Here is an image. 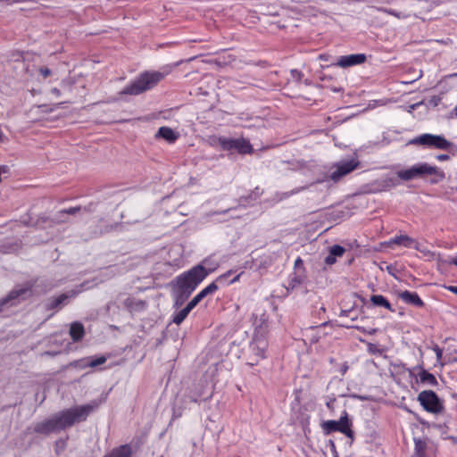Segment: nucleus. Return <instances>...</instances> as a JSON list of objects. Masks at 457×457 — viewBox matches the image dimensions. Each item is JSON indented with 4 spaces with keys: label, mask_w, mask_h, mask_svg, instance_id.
Masks as SVG:
<instances>
[{
    "label": "nucleus",
    "mask_w": 457,
    "mask_h": 457,
    "mask_svg": "<svg viewBox=\"0 0 457 457\" xmlns=\"http://www.w3.org/2000/svg\"><path fill=\"white\" fill-rule=\"evenodd\" d=\"M415 239L405 234L395 235L387 241L382 242L381 245L394 248V245L403 246L404 248H412Z\"/></svg>",
    "instance_id": "nucleus-15"
},
{
    "label": "nucleus",
    "mask_w": 457,
    "mask_h": 457,
    "mask_svg": "<svg viewBox=\"0 0 457 457\" xmlns=\"http://www.w3.org/2000/svg\"><path fill=\"white\" fill-rule=\"evenodd\" d=\"M214 141L223 151H236L241 154H251L253 152V145L250 141L244 137L231 138L220 136L216 137Z\"/></svg>",
    "instance_id": "nucleus-8"
},
{
    "label": "nucleus",
    "mask_w": 457,
    "mask_h": 457,
    "mask_svg": "<svg viewBox=\"0 0 457 457\" xmlns=\"http://www.w3.org/2000/svg\"><path fill=\"white\" fill-rule=\"evenodd\" d=\"M118 99H119V98H112V99L109 100V101H108V103L115 102V101H117Z\"/></svg>",
    "instance_id": "nucleus-61"
},
{
    "label": "nucleus",
    "mask_w": 457,
    "mask_h": 457,
    "mask_svg": "<svg viewBox=\"0 0 457 457\" xmlns=\"http://www.w3.org/2000/svg\"><path fill=\"white\" fill-rule=\"evenodd\" d=\"M449 118L451 119H453V118H457V104L455 105V107L449 113Z\"/></svg>",
    "instance_id": "nucleus-51"
},
{
    "label": "nucleus",
    "mask_w": 457,
    "mask_h": 457,
    "mask_svg": "<svg viewBox=\"0 0 457 457\" xmlns=\"http://www.w3.org/2000/svg\"><path fill=\"white\" fill-rule=\"evenodd\" d=\"M436 159L440 162H444V161L449 160L450 156L445 154H441L436 155Z\"/></svg>",
    "instance_id": "nucleus-49"
},
{
    "label": "nucleus",
    "mask_w": 457,
    "mask_h": 457,
    "mask_svg": "<svg viewBox=\"0 0 457 457\" xmlns=\"http://www.w3.org/2000/svg\"><path fill=\"white\" fill-rule=\"evenodd\" d=\"M70 335L74 342L80 341L84 335V326L81 322L75 321L71 324Z\"/></svg>",
    "instance_id": "nucleus-23"
},
{
    "label": "nucleus",
    "mask_w": 457,
    "mask_h": 457,
    "mask_svg": "<svg viewBox=\"0 0 457 457\" xmlns=\"http://www.w3.org/2000/svg\"><path fill=\"white\" fill-rule=\"evenodd\" d=\"M305 188H307V187H295L293 190L288 191V192H277L274 195V200L276 202H280V201L285 200L294 195L300 193L301 191L304 190Z\"/></svg>",
    "instance_id": "nucleus-31"
},
{
    "label": "nucleus",
    "mask_w": 457,
    "mask_h": 457,
    "mask_svg": "<svg viewBox=\"0 0 457 457\" xmlns=\"http://www.w3.org/2000/svg\"><path fill=\"white\" fill-rule=\"evenodd\" d=\"M156 138H163L169 144H174L179 137V134L170 127H161L155 134Z\"/></svg>",
    "instance_id": "nucleus-20"
},
{
    "label": "nucleus",
    "mask_w": 457,
    "mask_h": 457,
    "mask_svg": "<svg viewBox=\"0 0 457 457\" xmlns=\"http://www.w3.org/2000/svg\"><path fill=\"white\" fill-rule=\"evenodd\" d=\"M421 104H422V102H419V103H416V104H410L409 106L406 107V111L409 113H411L414 110H416Z\"/></svg>",
    "instance_id": "nucleus-45"
},
{
    "label": "nucleus",
    "mask_w": 457,
    "mask_h": 457,
    "mask_svg": "<svg viewBox=\"0 0 457 457\" xmlns=\"http://www.w3.org/2000/svg\"><path fill=\"white\" fill-rule=\"evenodd\" d=\"M319 59L323 60V61H327L328 60V58H327V56L325 54H320L319 55Z\"/></svg>",
    "instance_id": "nucleus-55"
},
{
    "label": "nucleus",
    "mask_w": 457,
    "mask_h": 457,
    "mask_svg": "<svg viewBox=\"0 0 457 457\" xmlns=\"http://www.w3.org/2000/svg\"><path fill=\"white\" fill-rule=\"evenodd\" d=\"M51 93H52L53 95H54L55 96H57V97L61 96V91H60V89H58L57 87H53V88L51 89Z\"/></svg>",
    "instance_id": "nucleus-52"
},
{
    "label": "nucleus",
    "mask_w": 457,
    "mask_h": 457,
    "mask_svg": "<svg viewBox=\"0 0 457 457\" xmlns=\"http://www.w3.org/2000/svg\"><path fill=\"white\" fill-rule=\"evenodd\" d=\"M253 337H266L269 331V320L265 312L253 314Z\"/></svg>",
    "instance_id": "nucleus-12"
},
{
    "label": "nucleus",
    "mask_w": 457,
    "mask_h": 457,
    "mask_svg": "<svg viewBox=\"0 0 457 457\" xmlns=\"http://www.w3.org/2000/svg\"><path fill=\"white\" fill-rule=\"evenodd\" d=\"M397 172L401 181H410L431 175H436L440 179L445 177V173L442 170H439L436 166L430 165L428 162H418L407 169L400 170Z\"/></svg>",
    "instance_id": "nucleus-4"
},
{
    "label": "nucleus",
    "mask_w": 457,
    "mask_h": 457,
    "mask_svg": "<svg viewBox=\"0 0 457 457\" xmlns=\"http://www.w3.org/2000/svg\"><path fill=\"white\" fill-rule=\"evenodd\" d=\"M290 76H291L292 80L299 83L302 81L303 73L297 69H292V70H290Z\"/></svg>",
    "instance_id": "nucleus-35"
},
{
    "label": "nucleus",
    "mask_w": 457,
    "mask_h": 457,
    "mask_svg": "<svg viewBox=\"0 0 457 457\" xmlns=\"http://www.w3.org/2000/svg\"><path fill=\"white\" fill-rule=\"evenodd\" d=\"M445 262L448 265H454L457 266V254L453 256H449Z\"/></svg>",
    "instance_id": "nucleus-42"
},
{
    "label": "nucleus",
    "mask_w": 457,
    "mask_h": 457,
    "mask_svg": "<svg viewBox=\"0 0 457 457\" xmlns=\"http://www.w3.org/2000/svg\"><path fill=\"white\" fill-rule=\"evenodd\" d=\"M255 190H256V197H258L262 193L259 192V187H256Z\"/></svg>",
    "instance_id": "nucleus-60"
},
{
    "label": "nucleus",
    "mask_w": 457,
    "mask_h": 457,
    "mask_svg": "<svg viewBox=\"0 0 457 457\" xmlns=\"http://www.w3.org/2000/svg\"><path fill=\"white\" fill-rule=\"evenodd\" d=\"M353 312L349 316L352 321H354L357 320V315H353Z\"/></svg>",
    "instance_id": "nucleus-56"
},
{
    "label": "nucleus",
    "mask_w": 457,
    "mask_h": 457,
    "mask_svg": "<svg viewBox=\"0 0 457 457\" xmlns=\"http://www.w3.org/2000/svg\"><path fill=\"white\" fill-rule=\"evenodd\" d=\"M104 457H131V449L128 445H121Z\"/></svg>",
    "instance_id": "nucleus-27"
},
{
    "label": "nucleus",
    "mask_w": 457,
    "mask_h": 457,
    "mask_svg": "<svg viewBox=\"0 0 457 457\" xmlns=\"http://www.w3.org/2000/svg\"><path fill=\"white\" fill-rule=\"evenodd\" d=\"M370 301L375 306L384 307L391 312H394L392 309L391 303L388 302V300L380 295H373L370 297Z\"/></svg>",
    "instance_id": "nucleus-29"
},
{
    "label": "nucleus",
    "mask_w": 457,
    "mask_h": 457,
    "mask_svg": "<svg viewBox=\"0 0 457 457\" xmlns=\"http://www.w3.org/2000/svg\"><path fill=\"white\" fill-rule=\"evenodd\" d=\"M4 133L2 132V130L0 129V142H3V141H4Z\"/></svg>",
    "instance_id": "nucleus-58"
},
{
    "label": "nucleus",
    "mask_w": 457,
    "mask_h": 457,
    "mask_svg": "<svg viewBox=\"0 0 457 457\" xmlns=\"http://www.w3.org/2000/svg\"><path fill=\"white\" fill-rule=\"evenodd\" d=\"M414 453L416 457H426L427 442L420 438H414Z\"/></svg>",
    "instance_id": "nucleus-30"
},
{
    "label": "nucleus",
    "mask_w": 457,
    "mask_h": 457,
    "mask_svg": "<svg viewBox=\"0 0 457 457\" xmlns=\"http://www.w3.org/2000/svg\"><path fill=\"white\" fill-rule=\"evenodd\" d=\"M353 312H354L352 309L341 310L339 317L340 318H346V317L350 316Z\"/></svg>",
    "instance_id": "nucleus-46"
},
{
    "label": "nucleus",
    "mask_w": 457,
    "mask_h": 457,
    "mask_svg": "<svg viewBox=\"0 0 457 457\" xmlns=\"http://www.w3.org/2000/svg\"><path fill=\"white\" fill-rule=\"evenodd\" d=\"M345 248L339 245H333L328 248V253L324 259L325 264L331 266L337 262V259L340 258L345 253Z\"/></svg>",
    "instance_id": "nucleus-19"
},
{
    "label": "nucleus",
    "mask_w": 457,
    "mask_h": 457,
    "mask_svg": "<svg viewBox=\"0 0 457 457\" xmlns=\"http://www.w3.org/2000/svg\"><path fill=\"white\" fill-rule=\"evenodd\" d=\"M80 207L79 206H77V207H70L68 209H63V210H61L60 212H57V214L52 219V221L54 222V223H61V222H64L65 220L63 219V217L67 214H75L77 213L79 211H80Z\"/></svg>",
    "instance_id": "nucleus-26"
},
{
    "label": "nucleus",
    "mask_w": 457,
    "mask_h": 457,
    "mask_svg": "<svg viewBox=\"0 0 457 457\" xmlns=\"http://www.w3.org/2000/svg\"><path fill=\"white\" fill-rule=\"evenodd\" d=\"M440 102L441 98L437 96H434L428 100V104L430 106L436 107L440 104Z\"/></svg>",
    "instance_id": "nucleus-41"
},
{
    "label": "nucleus",
    "mask_w": 457,
    "mask_h": 457,
    "mask_svg": "<svg viewBox=\"0 0 457 457\" xmlns=\"http://www.w3.org/2000/svg\"><path fill=\"white\" fill-rule=\"evenodd\" d=\"M81 291L80 290H71L65 294H62L58 295L57 297H54L47 303V309L53 310V309H60L62 306L66 305L71 298H74L76 295H78Z\"/></svg>",
    "instance_id": "nucleus-17"
},
{
    "label": "nucleus",
    "mask_w": 457,
    "mask_h": 457,
    "mask_svg": "<svg viewBox=\"0 0 457 457\" xmlns=\"http://www.w3.org/2000/svg\"><path fill=\"white\" fill-rule=\"evenodd\" d=\"M351 427L352 421L349 419L346 411H344L338 420H330L321 423V428L325 435H329L332 432L339 431L351 439L350 445H352L354 438V432L352 430Z\"/></svg>",
    "instance_id": "nucleus-6"
},
{
    "label": "nucleus",
    "mask_w": 457,
    "mask_h": 457,
    "mask_svg": "<svg viewBox=\"0 0 457 457\" xmlns=\"http://www.w3.org/2000/svg\"><path fill=\"white\" fill-rule=\"evenodd\" d=\"M413 249L419 251L420 253L423 254L425 258L428 260H438L440 254L438 253L433 252L429 249H428L423 245L420 244L419 242L415 241L414 245L412 247Z\"/></svg>",
    "instance_id": "nucleus-25"
},
{
    "label": "nucleus",
    "mask_w": 457,
    "mask_h": 457,
    "mask_svg": "<svg viewBox=\"0 0 457 457\" xmlns=\"http://www.w3.org/2000/svg\"><path fill=\"white\" fill-rule=\"evenodd\" d=\"M418 369L420 371L417 374V377L419 378L420 383L430 386H436L438 385L436 377L432 373L428 372L427 370L420 366L418 367Z\"/></svg>",
    "instance_id": "nucleus-21"
},
{
    "label": "nucleus",
    "mask_w": 457,
    "mask_h": 457,
    "mask_svg": "<svg viewBox=\"0 0 457 457\" xmlns=\"http://www.w3.org/2000/svg\"><path fill=\"white\" fill-rule=\"evenodd\" d=\"M359 165L360 162L356 158L337 162L332 166L333 170L329 175V179L334 183H337L343 177L356 170Z\"/></svg>",
    "instance_id": "nucleus-11"
},
{
    "label": "nucleus",
    "mask_w": 457,
    "mask_h": 457,
    "mask_svg": "<svg viewBox=\"0 0 457 457\" xmlns=\"http://www.w3.org/2000/svg\"><path fill=\"white\" fill-rule=\"evenodd\" d=\"M367 59L365 54H353L349 55H342L337 59L336 65L347 68L363 63Z\"/></svg>",
    "instance_id": "nucleus-16"
},
{
    "label": "nucleus",
    "mask_w": 457,
    "mask_h": 457,
    "mask_svg": "<svg viewBox=\"0 0 457 457\" xmlns=\"http://www.w3.org/2000/svg\"><path fill=\"white\" fill-rule=\"evenodd\" d=\"M328 445L330 446V450H331V453L333 454V457H339L338 453H337V448H336L335 442L330 439L328 441Z\"/></svg>",
    "instance_id": "nucleus-43"
},
{
    "label": "nucleus",
    "mask_w": 457,
    "mask_h": 457,
    "mask_svg": "<svg viewBox=\"0 0 457 457\" xmlns=\"http://www.w3.org/2000/svg\"><path fill=\"white\" fill-rule=\"evenodd\" d=\"M31 287H20L11 290L6 295L0 298V316H8L11 310L32 295Z\"/></svg>",
    "instance_id": "nucleus-5"
},
{
    "label": "nucleus",
    "mask_w": 457,
    "mask_h": 457,
    "mask_svg": "<svg viewBox=\"0 0 457 457\" xmlns=\"http://www.w3.org/2000/svg\"><path fill=\"white\" fill-rule=\"evenodd\" d=\"M45 353L47 354V355H50V356L56 355V353H54V352H46Z\"/></svg>",
    "instance_id": "nucleus-59"
},
{
    "label": "nucleus",
    "mask_w": 457,
    "mask_h": 457,
    "mask_svg": "<svg viewBox=\"0 0 457 457\" xmlns=\"http://www.w3.org/2000/svg\"><path fill=\"white\" fill-rule=\"evenodd\" d=\"M218 287H204L199 294H197V297L202 300L209 294H212L216 291Z\"/></svg>",
    "instance_id": "nucleus-37"
},
{
    "label": "nucleus",
    "mask_w": 457,
    "mask_h": 457,
    "mask_svg": "<svg viewBox=\"0 0 457 457\" xmlns=\"http://www.w3.org/2000/svg\"><path fill=\"white\" fill-rule=\"evenodd\" d=\"M341 327H344V328H356L360 331H362V332H366L370 335H373L377 332V328H370L369 330L365 329L363 327H359V326H355V325H352V324H349V323H343L341 324Z\"/></svg>",
    "instance_id": "nucleus-33"
},
{
    "label": "nucleus",
    "mask_w": 457,
    "mask_h": 457,
    "mask_svg": "<svg viewBox=\"0 0 457 457\" xmlns=\"http://www.w3.org/2000/svg\"><path fill=\"white\" fill-rule=\"evenodd\" d=\"M250 348L255 355L264 358L265 352L268 348V341L266 337H253Z\"/></svg>",
    "instance_id": "nucleus-18"
},
{
    "label": "nucleus",
    "mask_w": 457,
    "mask_h": 457,
    "mask_svg": "<svg viewBox=\"0 0 457 457\" xmlns=\"http://www.w3.org/2000/svg\"><path fill=\"white\" fill-rule=\"evenodd\" d=\"M87 362H89V359L88 358L80 359V360L75 361L72 363H71V365L74 366L76 368L84 369V368L87 367V366H84Z\"/></svg>",
    "instance_id": "nucleus-39"
},
{
    "label": "nucleus",
    "mask_w": 457,
    "mask_h": 457,
    "mask_svg": "<svg viewBox=\"0 0 457 457\" xmlns=\"http://www.w3.org/2000/svg\"><path fill=\"white\" fill-rule=\"evenodd\" d=\"M294 270H295V277L294 278L293 281L301 283L302 282L301 278L304 273L303 261L302 260L301 257H297L295 259V264H294Z\"/></svg>",
    "instance_id": "nucleus-28"
},
{
    "label": "nucleus",
    "mask_w": 457,
    "mask_h": 457,
    "mask_svg": "<svg viewBox=\"0 0 457 457\" xmlns=\"http://www.w3.org/2000/svg\"><path fill=\"white\" fill-rule=\"evenodd\" d=\"M410 144L438 150H449L453 145V144L448 141L444 136L429 133H424L415 137L410 141Z\"/></svg>",
    "instance_id": "nucleus-7"
},
{
    "label": "nucleus",
    "mask_w": 457,
    "mask_h": 457,
    "mask_svg": "<svg viewBox=\"0 0 457 457\" xmlns=\"http://www.w3.org/2000/svg\"><path fill=\"white\" fill-rule=\"evenodd\" d=\"M434 351H435V353L436 354V359L439 361L442 358L443 350L439 346L436 345L434 347Z\"/></svg>",
    "instance_id": "nucleus-48"
},
{
    "label": "nucleus",
    "mask_w": 457,
    "mask_h": 457,
    "mask_svg": "<svg viewBox=\"0 0 457 457\" xmlns=\"http://www.w3.org/2000/svg\"><path fill=\"white\" fill-rule=\"evenodd\" d=\"M399 296L406 303H409V304H411V305H414L417 307H422L424 305L423 301L420 299V297L415 292L403 291L399 294Z\"/></svg>",
    "instance_id": "nucleus-22"
},
{
    "label": "nucleus",
    "mask_w": 457,
    "mask_h": 457,
    "mask_svg": "<svg viewBox=\"0 0 457 457\" xmlns=\"http://www.w3.org/2000/svg\"><path fill=\"white\" fill-rule=\"evenodd\" d=\"M418 402L423 409L431 413L438 414L444 410L443 401L432 390L421 391L417 397Z\"/></svg>",
    "instance_id": "nucleus-9"
},
{
    "label": "nucleus",
    "mask_w": 457,
    "mask_h": 457,
    "mask_svg": "<svg viewBox=\"0 0 457 457\" xmlns=\"http://www.w3.org/2000/svg\"><path fill=\"white\" fill-rule=\"evenodd\" d=\"M101 403V400H94L87 404L56 412L49 418L37 422L33 427V431L44 436L58 434L71 428L76 423L86 420L88 415L99 407Z\"/></svg>",
    "instance_id": "nucleus-1"
},
{
    "label": "nucleus",
    "mask_w": 457,
    "mask_h": 457,
    "mask_svg": "<svg viewBox=\"0 0 457 457\" xmlns=\"http://www.w3.org/2000/svg\"><path fill=\"white\" fill-rule=\"evenodd\" d=\"M421 76H422V75H421V73H420V74L419 75V77L416 79V80H417V79H419L420 78H421ZM414 81H415V79H413V80H411V81H405V82H403V83H404V84H411V83H412V82H414Z\"/></svg>",
    "instance_id": "nucleus-57"
},
{
    "label": "nucleus",
    "mask_w": 457,
    "mask_h": 457,
    "mask_svg": "<svg viewBox=\"0 0 457 457\" xmlns=\"http://www.w3.org/2000/svg\"><path fill=\"white\" fill-rule=\"evenodd\" d=\"M170 72V68L163 71H147L140 73L134 80L123 87L119 96H138L145 91L154 88L162 79Z\"/></svg>",
    "instance_id": "nucleus-2"
},
{
    "label": "nucleus",
    "mask_w": 457,
    "mask_h": 457,
    "mask_svg": "<svg viewBox=\"0 0 457 457\" xmlns=\"http://www.w3.org/2000/svg\"><path fill=\"white\" fill-rule=\"evenodd\" d=\"M368 351L370 353H372V354H376V353L381 354L382 353V350L379 349V347L376 344H372V343L368 344Z\"/></svg>",
    "instance_id": "nucleus-38"
},
{
    "label": "nucleus",
    "mask_w": 457,
    "mask_h": 457,
    "mask_svg": "<svg viewBox=\"0 0 457 457\" xmlns=\"http://www.w3.org/2000/svg\"><path fill=\"white\" fill-rule=\"evenodd\" d=\"M304 84H305V85H310L311 83H310V81H309L308 79H306V80L304 81Z\"/></svg>",
    "instance_id": "nucleus-62"
},
{
    "label": "nucleus",
    "mask_w": 457,
    "mask_h": 457,
    "mask_svg": "<svg viewBox=\"0 0 457 457\" xmlns=\"http://www.w3.org/2000/svg\"><path fill=\"white\" fill-rule=\"evenodd\" d=\"M349 367H348V364L347 362H344L342 365H341V368H340V372L342 375H345L346 373V371L348 370Z\"/></svg>",
    "instance_id": "nucleus-50"
},
{
    "label": "nucleus",
    "mask_w": 457,
    "mask_h": 457,
    "mask_svg": "<svg viewBox=\"0 0 457 457\" xmlns=\"http://www.w3.org/2000/svg\"><path fill=\"white\" fill-rule=\"evenodd\" d=\"M105 361H106V357L100 356L94 360L89 361V362H87L84 366H90L91 368H95V367L104 364Z\"/></svg>",
    "instance_id": "nucleus-34"
},
{
    "label": "nucleus",
    "mask_w": 457,
    "mask_h": 457,
    "mask_svg": "<svg viewBox=\"0 0 457 457\" xmlns=\"http://www.w3.org/2000/svg\"><path fill=\"white\" fill-rule=\"evenodd\" d=\"M286 288V295H287L289 293V287H285Z\"/></svg>",
    "instance_id": "nucleus-63"
},
{
    "label": "nucleus",
    "mask_w": 457,
    "mask_h": 457,
    "mask_svg": "<svg viewBox=\"0 0 457 457\" xmlns=\"http://www.w3.org/2000/svg\"><path fill=\"white\" fill-rule=\"evenodd\" d=\"M381 11L386 14H389V15H392V16H395V17H397V18H401L402 17V14L401 12L394 10V9H390V8H382Z\"/></svg>",
    "instance_id": "nucleus-40"
},
{
    "label": "nucleus",
    "mask_w": 457,
    "mask_h": 457,
    "mask_svg": "<svg viewBox=\"0 0 457 457\" xmlns=\"http://www.w3.org/2000/svg\"><path fill=\"white\" fill-rule=\"evenodd\" d=\"M172 251H174V252H176L177 253H179H179H180V252H181V248H180V246H176V247H174V248L172 249Z\"/></svg>",
    "instance_id": "nucleus-53"
},
{
    "label": "nucleus",
    "mask_w": 457,
    "mask_h": 457,
    "mask_svg": "<svg viewBox=\"0 0 457 457\" xmlns=\"http://www.w3.org/2000/svg\"><path fill=\"white\" fill-rule=\"evenodd\" d=\"M174 312L172 314V319H171V321L177 325H179L181 324L185 320L186 318L187 317V315L189 314V312L193 310L191 309V307H189L187 304L183 307V308H179L178 310L174 309Z\"/></svg>",
    "instance_id": "nucleus-24"
},
{
    "label": "nucleus",
    "mask_w": 457,
    "mask_h": 457,
    "mask_svg": "<svg viewBox=\"0 0 457 457\" xmlns=\"http://www.w3.org/2000/svg\"><path fill=\"white\" fill-rule=\"evenodd\" d=\"M123 307L130 313H138L147 308V302L135 295L127 296L122 300Z\"/></svg>",
    "instance_id": "nucleus-13"
},
{
    "label": "nucleus",
    "mask_w": 457,
    "mask_h": 457,
    "mask_svg": "<svg viewBox=\"0 0 457 457\" xmlns=\"http://www.w3.org/2000/svg\"><path fill=\"white\" fill-rule=\"evenodd\" d=\"M400 183L401 179L398 177V172L395 174H386L370 182L369 184V192L372 194L386 192L396 187Z\"/></svg>",
    "instance_id": "nucleus-10"
},
{
    "label": "nucleus",
    "mask_w": 457,
    "mask_h": 457,
    "mask_svg": "<svg viewBox=\"0 0 457 457\" xmlns=\"http://www.w3.org/2000/svg\"><path fill=\"white\" fill-rule=\"evenodd\" d=\"M67 443L66 439L60 438L55 442V453L56 454H61L62 451L66 448Z\"/></svg>",
    "instance_id": "nucleus-36"
},
{
    "label": "nucleus",
    "mask_w": 457,
    "mask_h": 457,
    "mask_svg": "<svg viewBox=\"0 0 457 457\" xmlns=\"http://www.w3.org/2000/svg\"><path fill=\"white\" fill-rule=\"evenodd\" d=\"M448 290H450L451 292L454 293L457 295V287H446Z\"/></svg>",
    "instance_id": "nucleus-54"
},
{
    "label": "nucleus",
    "mask_w": 457,
    "mask_h": 457,
    "mask_svg": "<svg viewBox=\"0 0 457 457\" xmlns=\"http://www.w3.org/2000/svg\"><path fill=\"white\" fill-rule=\"evenodd\" d=\"M195 287H173V309H179L188 300Z\"/></svg>",
    "instance_id": "nucleus-14"
},
{
    "label": "nucleus",
    "mask_w": 457,
    "mask_h": 457,
    "mask_svg": "<svg viewBox=\"0 0 457 457\" xmlns=\"http://www.w3.org/2000/svg\"><path fill=\"white\" fill-rule=\"evenodd\" d=\"M208 286L210 287H212V286H216L215 282H212L211 284H209Z\"/></svg>",
    "instance_id": "nucleus-64"
},
{
    "label": "nucleus",
    "mask_w": 457,
    "mask_h": 457,
    "mask_svg": "<svg viewBox=\"0 0 457 457\" xmlns=\"http://www.w3.org/2000/svg\"><path fill=\"white\" fill-rule=\"evenodd\" d=\"M201 300L197 297V295H195L191 301H189L187 304L191 307V309H194L197 304L198 303L200 302Z\"/></svg>",
    "instance_id": "nucleus-44"
},
{
    "label": "nucleus",
    "mask_w": 457,
    "mask_h": 457,
    "mask_svg": "<svg viewBox=\"0 0 457 457\" xmlns=\"http://www.w3.org/2000/svg\"><path fill=\"white\" fill-rule=\"evenodd\" d=\"M39 72L44 78H47L52 73L51 70L48 68H40Z\"/></svg>",
    "instance_id": "nucleus-47"
},
{
    "label": "nucleus",
    "mask_w": 457,
    "mask_h": 457,
    "mask_svg": "<svg viewBox=\"0 0 457 457\" xmlns=\"http://www.w3.org/2000/svg\"><path fill=\"white\" fill-rule=\"evenodd\" d=\"M216 264H212L208 259L181 273L168 286H198L204 279L216 270Z\"/></svg>",
    "instance_id": "nucleus-3"
},
{
    "label": "nucleus",
    "mask_w": 457,
    "mask_h": 457,
    "mask_svg": "<svg viewBox=\"0 0 457 457\" xmlns=\"http://www.w3.org/2000/svg\"><path fill=\"white\" fill-rule=\"evenodd\" d=\"M230 277H231L230 273L224 274V275L220 276L217 279L216 282L219 283V284H223V283L232 284V283H235L238 279L239 276L237 275V276H234L233 278H230Z\"/></svg>",
    "instance_id": "nucleus-32"
}]
</instances>
